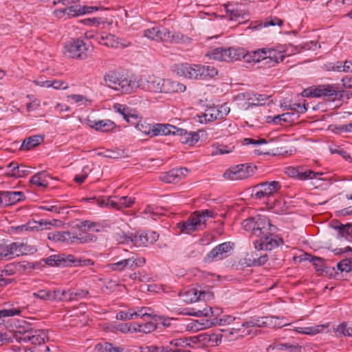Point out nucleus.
Masks as SVG:
<instances>
[{
	"instance_id": "nucleus-1",
	"label": "nucleus",
	"mask_w": 352,
	"mask_h": 352,
	"mask_svg": "<svg viewBox=\"0 0 352 352\" xmlns=\"http://www.w3.org/2000/svg\"><path fill=\"white\" fill-rule=\"evenodd\" d=\"M107 85L122 94H131L138 88L153 93H164L165 79L155 76H142L139 80L110 72L104 76Z\"/></svg>"
},
{
	"instance_id": "nucleus-2",
	"label": "nucleus",
	"mask_w": 352,
	"mask_h": 352,
	"mask_svg": "<svg viewBox=\"0 0 352 352\" xmlns=\"http://www.w3.org/2000/svg\"><path fill=\"white\" fill-rule=\"evenodd\" d=\"M241 224L245 230L258 238L254 242L256 250H271L283 243L281 238L276 239V236H272L276 227L266 216L258 214L243 220Z\"/></svg>"
},
{
	"instance_id": "nucleus-3",
	"label": "nucleus",
	"mask_w": 352,
	"mask_h": 352,
	"mask_svg": "<svg viewBox=\"0 0 352 352\" xmlns=\"http://www.w3.org/2000/svg\"><path fill=\"white\" fill-rule=\"evenodd\" d=\"M44 261L47 265L52 267H83L94 265V261L89 258H82L65 253L52 255Z\"/></svg>"
},
{
	"instance_id": "nucleus-4",
	"label": "nucleus",
	"mask_w": 352,
	"mask_h": 352,
	"mask_svg": "<svg viewBox=\"0 0 352 352\" xmlns=\"http://www.w3.org/2000/svg\"><path fill=\"white\" fill-rule=\"evenodd\" d=\"M216 215L217 213L212 210H197L186 221L177 223V228L182 233L191 234L197 230L208 218H214Z\"/></svg>"
},
{
	"instance_id": "nucleus-5",
	"label": "nucleus",
	"mask_w": 352,
	"mask_h": 352,
	"mask_svg": "<svg viewBox=\"0 0 352 352\" xmlns=\"http://www.w3.org/2000/svg\"><path fill=\"white\" fill-rule=\"evenodd\" d=\"M344 91L338 90V85H320L318 86H312L303 90L302 96L305 97L320 98L325 96H333L341 98L344 96Z\"/></svg>"
},
{
	"instance_id": "nucleus-6",
	"label": "nucleus",
	"mask_w": 352,
	"mask_h": 352,
	"mask_svg": "<svg viewBox=\"0 0 352 352\" xmlns=\"http://www.w3.org/2000/svg\"><path fill=\"white\" fill-rule=\"evenodd\" d=\"M204 65L199 64L179 63L173 66V72L178 76L190 80H204Z\"/></svg>"
},
{
	"instance_id": "nucleus-7",
	"label": "nucleus",
	"mask_w": 352,
	"mask_h": 352,
	"mask_svg": "<svg viewBox=\"0 0 352 352\" xmlns=\"http://www.w3.org/2000/svg\"><path fill=\"white\" fill-rule=\"evenodd\" d=\"M89 49L81 40H72L65 43L64 54L68 57L76 59H85L88 57Z\"/></svg>"
},
{
	"instance_id": "nucleus-8",
	"label": "nucleus",
	"mask_w": 352,
	"mask_h": 352,
	"mask_svg": "<svg viewBox=\"0 0 352 352\" xmlns=\"http://www.w3.org/2000/svg\"><path fill=\"white\" fill-rule=\"evenodd\" d=\"M292 48L291 52H289V47L286 45H276L274 47L265 48L266 63L270 64V66H275L282 62L286 56L295 53V49L292 47Z\"/></svg>"
},
{
	"instance_id": "nucleus-9",
	"label": "nucleus",
	"mask_w": 352,
	"mask_h": 352,
	"mask_svg": "<svg viewBox=\"0 0 352 352\" xmlns=\"http://www.w3.org/2000/svg\"><path fill=\"white\" fill-rule=\"evenodd\" d=\"M30 250L36 252V249L32 248ZM28 251H30V250H28L25 243L21 242H13L0 250V258L5 257L7 259H10L27 254Z\"/></svg>"
},
{
	"instance_id": "nucleus-10",
	"label": "nucleus",
	"mask_w": 352,
	"mask_h": 352,
	"mask_svg": "<svg viewBox=\"0 0 352 352\" xmlns=\"http://www.w3.org/2000/svg\"><path fill=\"white\" fill-rule=\"evenodd\" d=\"M281 188L279 182L272 181L265 182L258 184L254 188V197L256 199H261L265 197H270L278 192Z\"/></svg>"
},
{
	"instance_id": "nucleus-11",
	"label": "nucleus",
	"mask_w": 352,
	"mask_h": 352,
	"mask_svg": "<svg viewBox=\"0 0 352 352\" xmlns=\"http://www.w3.org/2000/svg\"><path fill=\"white\" fill-rule=\"evenodd\" d=\"M285 173L291 177L302 181L316 178L317 176L323 175L322 172H314L303 166H289L286 168Z\"/></svg>"
},
{
	"instance_id": "nucleus-12",
	"label": "nucleus",
	"mask_w": 352,
	"mask_h": 352,
	"mask_svg": "<svg viewBox=\"0 0 352 352\" xmlns=\"http://www.w3.org/2000/svg\"><path fill=\"white\" fill-rule=\"evenodd\" d=\"M250 166L245 164H239L231 166L226 170L223 176L230 180H240L249 177L252 174Z\"/></svg>"
},
{
	"instance_id": "nucleus-13",
	"label": "nucleus",
	"mask_w": 352,
	"mask_h": 352,
	"mask_svg": "<svg viewBox=\"0 0 352 352\" xmlns=\"http://www.w3.org/2000/svg\"><path fill=\"white\" fill-rule=\"evenodd\" d=\"M158 237L155 232H138L131 235V243L136 247L147 246L155 242Z\"/></svg>"
},
{
	"instance_id": "nucleus-14",
	"label": "nucleus",
	"mask_w": 352,
	"mask_h": 352,
	"mask_svg": "<svg viewBox=\"0 0 352 352\" xmlns=\"http://www.w3.org/2000/svg\"><path fill=\"white\" fill-rule=\"evenodd\" d=\"M233 249V244L225 242L214 247L208 254L207 258L212 261H219L227 256V254Z\"/></svg>"
},
{
	"instance_id": "nucleus-15",
	"label": "nucleus",
	"mask_w": 352,
	"mask_h": 352,
	"mask_svg": "<svg viewBox=\"0 0 352 352\" xmlns=\"http://www.w3.org/2000/svg\"><path fill=\"white\" fill-rule=\"evenodd\" d=\"M30 173V168L25 165L19 164L16 162H12L6 166L5 175L8 177L21 178Z\"/></svg>"
},
{
	"instance_id": "nucleus-16",
	"label": "nucleus",
	"mask_w": 352,
	"mask_h": 352,
	"mask_svg": "<svg viewBox=\"0 0 352 352\" xmlns=\"http://www.w3.org/2000/svg\"><path fill=\"white\" fill-rule=\"evenodd\" d=\"M209 293L197 288H191L180 294L183 300L188 303L197 300H205Z\"/></svg>"
},
{
	"instance_id": "nucleus-17",
	"label": "nucleus",
	"mask_w": 352,
	"mask_h": 352,
	"mask_svg": "<svg viewBox=\"0 0 352 352\" xmlns=\"http://www.w3.org/2000/svg\"><path fill=\"white\" fill-rule=\"evenodd\" d=\"M188 172L186 168H175L164 173L160 176V179L165 183H177L181 180Z\"/></svg>"
},
{
	"instance_id": "nucleus-18",
	"label": "nucleus",
	"mask_w": 352,
	"mask_h": 352,
	"mask_svg": "<svg viewBox=\"0 0 352 352\" xmlns=\"http://www.w3.org/2000/svg\"><path fill=\"white\" fill-rule=\"evenodd\" d=\"M261 145H263L262 148L255 150V153L258 155H276L282 153V148L279 147L274 140L267 141L265 139V143H262Z\"/></svg>"
},
{
	"instance_id": "nucleus-19",
	"label": "nucleus",
	"mask_w": 352,
	"mask_h": 352,
	"mask_svg": "<svg viewBox=\"0 0 352 352\" xmlns=\"http://www.w3.org/2000/svg\"><path fill=\"white\" fill-rule=\"evenodd\" d=\"M274 318V317H258L251 318L248 321L243 322L241 326L246 328L268 327L273 324Z\"/></svg>"
},
{
	"instance_id": "nucleus-20",
	"label": "nucleus",
	"mask_w": 352,
	"mask_h": 352,
	"mask_svg": "<svg viewBox=\"0 0 352 352\" xmlns=\"http://www.w3.org/2000/svg\"><path fill=\"white\" fill-rule=\"evenodd\" d=\"M329 226L338 230L340 236L345 237L346 239H348L349 237H352V223H348L344 225L337 220H333L330 222Z\"/></svg>"
},
{
	"instance_id": "nucleus-21",
	"label": "nucleus",
	"mask_w": 352,
	"mask_h": 352,
	"mask_svg": "<svg viewBox=\"0 0 352 352\" xmlns=\"http://www.w3.org/2000/svg\"><path fill=\"white\" fill-rule=\"evenodd\" d=\"M89 125L91 128L102 132H108L116 127V124L110 120L98 121L89 120Z\"/></svg>"
},
{
	"instance_id": "nucleus-22",
	"label": "nucleus",
	"mask_w": 352,
	"mask_h": 352,
	"mask_svg": "<svg viewBox=\"0 0 352 352\" xmlns=\"http://www.w3.org/2000/svg\"><path fill=\"white\" fill-rule=\"evenodd\" d=\"M96 40L100 45H103L111 47H118L120 43L116 36L111 34H96L94 36Z\"/></svg>"
},
{
	"instance_id": "nucleus-23",
	"label": "nucleus",
	"mask_w": 352,
	"mask_h": 352,
	"mask_svg": "<svg viewBox=\"0 0 352 352\" xmlns=\"http://www.w3.org/2000/svg\"><path fill=\"white\" fill-rule=\"evenodd\" d=\"M328 327V324H321L303 327H299L294 328V330L301 334L314 336L317 333L322 332Z\"/></svg>"
},
{
	"instance_id": "nucleus-24",
	"label": "nucleus",
	"mask_w": 352,
	"mask_h": 352,
	"mask_svg": "<svg viewBox=\"0 0 352 352\" xmlns=\"http://www.w3.org/2000/svg\"><path fill=\"white\" fill-rule=\"evenodd\" d=\"M246 263L249 266H259L264 265L267 261L266 254L258 255L256 252L248 254L245 258Z\"/></svg>"
},
{
	"instance_id": "nucleus-25",
	"label": "nucleus",
	"mask_w": 352,
	"mask_h": 352,
	"mask_svg": "<svg viewBox=\"0 0 352 352\" xmlns=\"http://www.w3.org/2000/svg\"><path fill=\"white\" fill-rule=\"evenodd\" d=\"M227 62L234 61L245 58L248 55L245 49L241 47H229L226 49Z\"/></svg>"
},
{
	"instance_id": "nucleus-26",
	"label": "nucleus",
	"mask_w": 352,
	"mask_h": 352,
	"mask_svg": "<svg viewBox=\"0 0 352 352\" xmlns=\"http://www.w3.org/2000/svg\"><path fill=\"white\" fill-rule=\"evenodd\" d=\"M164 94L184 92L186 90V86L177 81L165 79Z\"/></svg>"
},
{
	"instance_id": "nucleus-27",
	"label": "nucleus",
	"mask_w": 352,
	"mask_h": 352,
	"mask_svg": "<svg viewBox=\"0 0 352 352\" xmlns=\"http://www.w3.org/2000/svg\"><path fill=\"white\" fill-rule=\"evenodd\" d=\"M189 345L190 343L187 338H179L170 341L166 346L173 352H184V348Z\"/></svg>"
},
{
	"instance_id": "nucleus-28",
	"label": "nucleus",
	"mask_w": 352,
	"mask_h": 352,
	"mask_svg": "<svg viewBox=\"0 0 352 352\" xmlns=\"http://www.w3.org/2000/svg\"><path fill=\"white\" fill-rule=\"evenodd\" d=\"M113 109L122 115L126 122H131V118L138 119V115L135 113H132V111L124 104H115L113 105Z\"/></svg>"
},
{
	"instance_id": "nucleus-29",
	"label": "nucleus",
	"mask_w": 352,
	"mask_h": 352,
	"mask_svg": "<svg viewBox=\"0 0 352 352\" xmlns=\"http://www.w3.org/2000/svg\"><path fill=\"white\" fill-rule=\"evenodd\" d=\"M294 115V114L293 113L287 112L274 117L269 116L267 118V122H272L276 124H281L282 122H293L295 120Z\"/></svg>"
},
{
	"instance_id": "nucleus-30",
	"label": "nucleus",
	"mask_w": 352,
	"mask_h": 352,
	"mask_svg": "<svg viewBox=\"0 0 352 352\" xmlns=\"http://www.w3.org/2000/svg\"><path fill=\"white\" fill-rule=\"evenodd\" d=\"M212 327V322L210 319L207 318H201L199 320H196L190 322L188 324L187 327L188 329L192 330L193 331H197L201 329L210 328Z\"/></svg>"
},
{
	"instance_id": "nucleus-31",
	"label": "nucleus",
	"mask_w": 352,
	"mask_h": 352,
	"mask_svg": "<svg viewBox=\"0 0 352 352\" xmlns=\"http://www.w3.org/2000/svg\"><path fill=\"white\" fill-rule=\"evenodd\" d=\"M175 126L168 124H153V137L157 135H167L173 133Z\"/></svg>"
},
{
	"instance_id": "nucleus-32",
	"label": "nucleus",
	"mask_w": 352,
	"mask_h": 352,
	"mask_svg": "<svg viewBox=\"0 0 352 352\" xmlns=\"http://www.w3.org/2000/svg\"><path fill=\"white\" fill-rule=\"evenodd\" d=\"M192 310L193 311L192 312H187V315L190 316H195L197 317H208L209 316H217L219 314L221 311L219 308H216L215 309H213L212 307H205L203 309H198L197 311H195V309L192 308Z\"/></svg>"
},
{
	"instance_id": "nucleus-33",
	"label": "nucleus",
	"mask_w": 352,
	"mask_h": 352,
	"mask_svg": "<svg viewBox=\"0 0 352 352\" xmlns=\"http://www.w3.org/2000/svg\"><path fill=\"white\" fill-rule=\"evenodd\" d=\"M206 56L216 60L227 62L226 49L222 47H217L208 52Z\"/></svg>"
},
{
	"instance_id": "nucleus-34",
	"label": "nucleus",
	"mask_w": 352,
	"mask_h": 352,
	"mask_svg": "<svg viewBox=\"0 0 352 352\" xmlns=\"http://www.w3.org/2000/svg\"><path fill=\"white\" fill-rule=\"evenodd\" d=\"M6 198V206L16 204L24 199L25 196L23 192L20 191H5Z\"/></svg>"
},
{
	"instance_id": "nucleus-35",
	"label": "nucleus",
	"mask_w": 352,
	"mask_h": 352,
	"mask_svg": "<svg viewBox=\"0 0 352 352\" xmlns=\"http://www.w3.org/2000/svg\"><path fill=\"white\" fill-rule=\"evenodd\" d=\"M43 138L41 135H33L23 140L21 145L22 149L30 150L34 147L38 146L41 142H43Z\"/></svg>"
},
{
	"instance_id": "nucleus-36",
	"label": "nucleus",
	"mask_w": 352,
	"mask_h": 352,
	"mask_svg": "<svg viewBox=\"0 0 352 352\" xmlns=\"http://www.w3.org/2000/svg\"><path fill=\"white\" fill-rule=\"evenodd\" d=\"M47 178V175L46 173L39 172L30 178V182L38 187H47L48 186Z\"/></svg>"
},
{
	"instance_id": "nucleus-37",
	"label": "nucleus",
	"mask_w": 352,
	"mask_h": 352,
	"mask_svg": "<svg viewBox=\"0 0 352 352\" xmlns=\"http://www.w3.org/2000/svg\"><path fill=\"white\" fill-rule=\"evenodd\" d=\"M56 16L66 14L69 17H75L80 15V5H76L67 7L64 10H56L54 11Z\"/></svg>"
},
{
	"instance_id": "nucleus-38",
	"label": "nucleus",
	"mask_w": 352,
	"mask_h": 352,
	"mask_svg": "<svg viewBox=\"0 0 352 352\" xmlns=\"http://www.w3.org/2000/svg\"><path fill=\"white\" fill-rule=\"evenodd\" d=\"M32 335L30 338L31 344L36 345L41 344L44 343L45 340L47 339V335L45 331L43 330H32Z\"/></svg>"
},
{
	"instance_id": "nucleus-39",
	"label": "nucleus",
	"mask_w": 352,
	"mask_h": 352,
	"mask_svg": "<svg viewBox=\"0 0 352 352\" xmlns=\"http://www.w3.org/2000/svg\"><path fill=\"white\" fill-rule=\"evenodd\" d=\"M267 98L268 96L265 94H252L247 99L248 100V107L263 105Z\"/></svg>"
},
{
	"instance_id": "nucleus-40",
	"label": "nucleus",
	"mask_w": 352,
	"mask_h": 352,
	"mask_svg": "<svg viewBox=\"0 0 352 352\" xmlns=\"http://www.w3.org/2000/svg\"><path fill=\"white\" fill-rule=\"evenodd\" d=\"M126 259L128 269L131 270H134L137 267H142L146 263V259L143 257L132 256Z\"/></svg>"
},
{
	"instance_id": "nucleus-41",
	"label": "nucleus",
	"mask_w": 352,
	"mask_h": 352,
	"mask_svg": "<svg viewBox=\"0 0 352 352\" xmlns=\"http://www.w3.org/2000/svg\"><path fill=\"white\" fill-rule=\"evenodd\" d=\"M77 227L85 230H91L94 232H101L103 230L104 227L99 223L91 222L89 221H84L77 225Z\"/></svg>"
},
{
	"instance_id": "nucleus-42",
	"label": "nucleus",
	"mask_w": 352,
	"mask_h": 352,
	"mask_svg": "<svg viewBox=\"0 0 352 352\" xmlns=\"http://www.w3.org/2000/svg\"><path fill=\"white\" fill-rule=\"evenodd\" d=\"M39 85L43 87H53L55 89H65L68 87L67 83L63 80L43 81Z\"/></svg>"
},
{
	"instance_id": "nucleus-43",
	"label": "nucleus",
	"mask_w": 352,
	"mask_h": 352,
	"mask_svg": "<svg viewBox=\"0 0 352 352\" xmlns=\"http://www.w3.org/2000/svg\"><path fill=\"white\" fill-rule=\"evenodd\" d=\"M32 333V329L24 331H15L12 336L13 338L19 342H30Z\"/></svg>"
},
{
	"instance_id": "nucleus-44",
	"label": "nucleus",
	"mask_w": 352,
	"mask_h": 352,
	"mask_svg": "<svg viewBox=\"0 0 352 352\" xmlns=\"http://www.w3.org/2000/svg\"><path fill=\"white\" fill-rule=\"evenodd\" d=\"M135 317H148L151 318H155L157 317V315L154 313L153 310L150 307H137L135 309Z\"/></svg>"
},
{
	"instance_id": "nucleus-45",
	"label": "nucleus",
	"mask_w": 352,
	"mask_h": 352,
	"mask_svg": "<svg viewBox=\"0 0 352 352\" xmlns=\"http://www.w3.org/2000/svg\"><path fill=\"white\" fill-rule=\"evenodd\" d=\"M218 107H210L206 110L204 117L206 122H211L220 119Z\"/></svg>"
},
{
	"instance_id": "nucleus-46",
	"label": "nucleus",
	"mask_w": 352,
	"mask_h": 352,
	"mask_svg": "<svg viewBox=\"0 0 352 352\" xmlns=\"http://www.w3.org/2000/svg\"><path fill=\"white\" fill-rule=\"evenodd\" d=\"M200 137L197 132H187L182 139H180L179 141L183 144H188L190 145H193L196 144Z\"/></svg>"
},
{
	"instance_id": "nucleus-47",
	"label": "nucleus",
	"mask_w": 352,
	"mask_h": 352,
	"mask_svg": "<svg viewBox=\"0 0 352 352\" xmlns=\"http://www.w3.org/2000/svg\"><path fill=\"white\" fill-rule=\"evenodd\" d=\"M67 237H70V232H59L55 231L48 234L50 240L56 241H67Z\"/></svg>"
},
{
	"instance_id": "nucleus-48",
	"label": "nucleus",
	"mask_w": 352,
	"mask_h": 352,
	"mask_svg": "<svg viewBox=\"0 0 352 352\" xmlns=\"http://www.w3.org/2000/svg\"><path fill=\"white\" fill-rule=\"evenodd\" d=\"M351 325L349 326L346 322H342L334 328L335 333L338 336L351 337Z\"/></svg>"
},
{
	"instance_id": "nucleus-49",
	"label": "nucleus",
	"mask_w": 352,
	"mask_h": 352,
	"mask_svg": "<svg viewBox=\"0 0 352 352\" xmlns=\"http://www.w3.org/2000/svg\"><path fill=\"white\" fill-rule=\"evenodd\" d=\"M210 320L212 322V326H215L217 324L225 325V324H230L232 322H233L235 320V318L232 316H230V315H226V316H223L221 318L214 317V318L210 319Z\"/></svg>"
},
{
	"instance_id": "nucleus-50",
	"label": "nucleus",
	"mask_w": 352,
	"mask_h": 352,
	"mask_svg": "<svg viewBox=\"0 0 352 352\" xmlns=\"http://www.w3.org/2000/svg\"><path fill=\"white\" fill-rule=\"evenodd\" d=\"M265 48L258 49L250 53V58L253 62L258 63L261 60H266Z\"/></svg>"
},
{
	"instance_id": "nucleus-51",
	"label": "nucleus",
	"mask_w": 352,
	"mask_h": 352,
	"mask_svg": "<svg viewBox=\"0 0 352 352\" xmlns=\"http://www.w3.org/2000/svg\"><path fill=\"white\" fill-rule=\"evenodd\" d=\"M161 30L159 28L154 27L145 30L144 31V36L149 39L159 41V37Z\"/></svg>"
},
{
	"instance_id": "nucleus-52",
	"label": "nucleus",
	"mask_w": 352,
	"mask_h": 352,
	"mask_svg": "<svg viewBox=\"0 0 352 352\" xmlns=\"http://www.w3.org/2000/svg\"><path fill=\"white\" fill-rule=\"evenodd\" d=\"M136 129L141 131L142 133L150 135L151 137H153V125L139 122L136 124Z\"/></svg>"
},
{
	"instance_id": "nucleus-53",
	"label": "nucleus",
	"mask_w": 352,
	"mask_h": 352,
	"mask_svg": "<svg viewBox=\"0 0 352 352\" xmlns=\"http://www.w3.org/2000/svg\"><path fill=\"white\" fill-rule=\"evenodd\" d=\"M135 309H130L128 311H121L117 314L116 318L122 320H129L135 318Z\"/></svg>"
},
{
	"instance_id": "nucleus-54",
	"label": "nucleus",
	"mask_w": 352,
	"mask_h": 352,
	"mask_svg": "<svg viewBox=\"0 0 352 352\" xmlns=\"http://www.w3.org/2000/svg\"><path fill=\"white\" fill-rule=\"evenodd\" d=\"M113 198L112 197H106L102 200H98L97 203L100 206H105L107 207L119 209L118 201H116L113 199Z\"/></svg>"
},
{
	"instance_id": "nucleus-55",
	"label": "nucleus",
	"mask_w": 352,
	"mask_h": 352,
	"mask_svg": "<svg viewBox=\"0 0 352 352\" xmlns=\"http://www.w3.org/2000/svg\"><path fill=\"white\" fill-rule=\"evenodd\" d=\"M330 153L331 154H338L342 156L345 160L351 162V157L349 153L340 146L330 147Z\"/></svg>"
},
{
	"instance_id": "nucleus-56",
	"label": "nucleus",
	"mask_w": 352,
	"mask_h": 352,
	"mask_svg": "<svg viewBox=\"0 0 352 352\" xmlns=\"http://www.w3.org/2000/svg\"><path fill=\"white\" fill-rule=\"evenodd\" d=\"M81 23L88 25V26H94L98 27L100 24L104 23V20L102 18L99 17H93V18H86L80 21Z\"/></svg>"
},
{
	"instance_id": "nucleus-57",
	"label": "nucleus",
	"mask_w": 352,
	"mask_h": 352,
	"mask_svg": "<svg viewBox=\"0 0 352 352\" xmlns=\"http://www.w3.org/2000/svg\"><path fill=\"white\" fill-rule=\"evenodd\" d=\"M114 199H117L119 204V209L124 207L128 208L131 206L134 203V198L129 197H114Z\"/></svg>"
},
{
	"instance_id": "nucleus-58",
	"label": "nucleus",
	"mask_w": 352,
	"mask_h": 352,
	"mask_svg": "<svg viewBox=\"0 0 352 352\" xmlns=\"http://www.w3.org/2000/svg\"><path fill=\"white\" fill-rule=\"evenodd\" d=\"M341 272H349L352 271V259H344L337 264Z\"/></svg>"
},
{
	"instance_id": "nucleus-59",
	"label": "nucleus",
	"mask_w": 352,
	"mask_h": 352,
	"mask_svg": "<svg viewBox=\"0 0 352 352\" xmlns=\"http://www.w3.org/2000/svg\"><path fill=\"white\" fill-rule=\"evenodd\" d=\"M32 296L35 298L41 299L43 300H51L52 301V296L50 293V290L46 289H41L37 292H34L32 294Z\"/></svg>"
},
{
	"instance_id": "nucleus-60",
	"label": "nucleus",
	"mask_w": 352,
	"mask_h": 352,
	"mask_svg": "<svg viewBox=\"0 0 352 352\" xmlns=\"http://www.w3.org/2000/svg\"><path fill=\"white\" fill-rule=\"evenodd\" d=\"M109 268L112 271L122 272L126 269H128L126 259H122L116 263H113L109 265Z\"/></svg>"
},
{
	"instance_id": "nucleus-61",
	"label": "nucleus",
	"mask_w": 352,
	"mask_h": 352,
	"mask_svg": "<svg viewBox=\"0 0 352 352\" xmlns=\"http://www.w3.org/2000/svg\"><path fill=\"white\" fill-rule=\"evenodd\" d=\"M78 237L79 243L95 242L97 240V237L94 234H87L85 232L79 233Z\"/></svg>"
},
{
	"instance_id": "nucleus-62",
	"label": "nucleus",
	"mask_w": 352,
	"mask_h": 352,
	"mask_svg": "<svg viewBox=\"0 0 352 352\" xmlns=\"http://www.w3.org/2000/svg\"><path fill=\"white\" fill-rule=\"evenodd\" d=\"M144 350V352H173V351H171L170 349H168L166 345H150L146 346Z\"/></svg>"
},
{
	"instance_id": "nucleus-63",
	"label": "nucleus",
	"mask_w": 352,
	"mask_h": 352,
	"mask_svg": "<svg viewBox=\"0 0 352 352\" xmlns=\"http://www.w3.org/2000/svg\"><path fill=\"white\" fill-rule=\"evenodd\" d=\"M225 9L230 20L236 21L241 16L239 12L232 5H226Z\"/></svg>"
},
{
	"instance_id": "nucleus-64",
	"label": "nucleus",
	"mask_w": 352,
	"mask_h": 352,
	"mask_svg": "<svg viewBox=\"0 0 352 352\" xmlns=\"http://www.w3.org/2000/svg\"><path fill=\"white\" fill-rule=\"evenodd\" d=\"M113 344L109 342L98 344L94 349V352H112Z\"/></svg>"
}]
</instances>
